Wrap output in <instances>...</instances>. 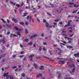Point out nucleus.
<instances>
[{
	"instance_id": "f257e3e1",
	"label": "nucleus",
	"mask_w": 79,
	"mask_h": 79,
	"mask_svg": "<svg viewBox=\"0 0 79 79\" xmlns=\"http://www.w3.org/2000/svg\"><path fill=\"white\" fill-rule=\"evenodd\" d=\"M8 75V73H4V74L2 75V79H3L4 77H5L6 76L7 77L6 79H9L10 78V76Z\"/></svg>"
},
{
	"instance_id": "f03ea898",
	"label": "nucleus",
	"mask_w": 79,
	"mask_h": 79,
	"mask_svg": "<svg viewBox=\"0 0 79 79\" xmlns=\"http://www.w3.org/2000/svg\"><path fill=\"white\" fill-rule=\"evenodd\" d=\"M57 74H59V75H58V77L59 79L63 78V77H61V75L62 74V73L60 72L59 71L57 72Z\"/></svg>"
},
{
	"instance_id": "7ed1b4c3",
	"label": "nucleus",
	"mask_w": 79,
	"mask_h": 79,
	"mask_svg": "<svg viewBox=\"0 0 79 79\" xmlns=\"http://www.w3.org/2000/svg\"><path fill=\"white\" fill-rule=\"evenodd\" d=\"M34 56V55L33 54H31L30 55V56H28V57L29 58H31L30 59L31 61H33V60L32 59L33 58V57Z\"/></svg>"
},
{
	"instance_id": "20e7f679",
	"label": "nucleus",
	"mask_w": 79,
	"mask_h": 79,
	"mask_svg": "<svg viewBox=\"0 0 79 79\" xmlns=\"http://www.w3.org/2000/svg\"><path fill=\"white\" fill-rule=\"evenodd\" d=\"M17 36L16 35L14 34L13 35V34H10V37H11V38L13 37H17Z\"/></svg>"
},
{
	"instance_id": "39448f33",
	"label": "nucleus",
	"mask_w": 79,
	"mask_h": 79,
	"mask_svg": "<svg viewBox=\"0 0 79 79\" xmlns=\"http://www.w3.org/2000/svg\"><path fill=\"white\" fill-rule=\"evenodd\" d=\"M14 29H15V30H16L17 31H21V29H19L16 27H14Z\"/></svg>"
},
{
	"instance_id": "423d86ee",
	"label": "nucleus",
	"mask_w": 79,
	"mask_h": 79,
	"mask_svg": "<svg viewBox=\"0 0 79 79\" xmlns=\"http://www.w3.org/2000/svg\"><path fill=\"white\" fill-rule=\"evenodd\" d=\"M42 73H40L39 74L37 75L36 77L37 78L38 77H42Z\"/></svg>"
},
{
	"instance_id": "0eeeda50",
	"label": "nucleus",
	"mask_w": 79,
	"mask_h": 79,
	"mask_svg": "<svg viewBox=\"0 0 79 79\" xmlns=\"http://www.w3.org/2000/svg\"><path fill=\"white\" fill-rule=\"evenodd\" d=\"M72 22V21L71 20H69L68 23H69V24L67 25V26H72V25H71V23H70V22Z\"/></svg>"
},
{
	"instance_id": "6e6552de",
	"label": "nucleus",
	"mask_w": 79,
	"mask_h": 79,
	"mask_svg": "<svg viewBox=\"0 0 79 79\" xmlns=\"http://www.w3.org/2000/svg\"><path fill=\"white\" fill-rule=\"evenodd\" d=\"M35 37H37V34L31 36V39H32V38Z\"/></svg>"
},
{
	"instance_id": "1a4fd4ad",
	"label": "nucleus",
	"mask_w": 79,
	"mask_h": 79,
	"mask_svg": "<svg viewBox=\"0 0 79 79\" xmlns=\"http://www.w3.org/2000/svg\"><path fill=\"white\" fill-rule=\"evenodd\" d=\"M64 63H65L64 61H61L60 62H59L58 63V64H64Z\"/></svg>"
},
{
	"instance_id": "9d476101",
	"label": "nucleus",
	"mask_w": 79,
	"mask_h": 79,
	"mask_svg": "<svg viewBox=\"0 0 79 79\" xmlns=\"http://www.w3.org/2000/svg\"><path fill=\"white\" fill-rule=\"evenodd\" d=\"M12 21H14L15 23H17V22H18V21H17V20H16V19H12Z\"/></svg>"
},
{
	"instance_id": "9b49d317",
	"label": "nucleus",
	"mask_w": 79,
	"mask_h": 79,
	"mask_svg": "<svg viewBox=\"0 0 79 79\" xmlns=\"http://www.w3.org/2000/svg\"><path fill=\"white\" fill-rule=\"evenodd\" d=\"M69 66H70V67H71V68H72V67H73V68H74L75 67V65L74 64L69 65Z\"/></svg>"
},
{
	"instance_id": "f8f14e48",
	"label": "nucleus",
	"mask_w": 79,
	"mask_h": 79,
	"mask_svg": "<svg viewBox=\"0 0 79 79\" xmlns=\"http://www.w3.org/2000/svg\"><path fill=\"white\" fill-rule=\"evenodd\" d=\"M23 15H22V16L24 17L26 16V15H27V13H23Z\"/></svg>"
},
{
	"instance_id": "ddd939ff",
	"label": "nucleus",
	"mask_w": 79,
	"mask_h": 79,
	"mask_svg": "<svg viewBox=\"0 0 79 79\" xmlns=\"http://www.w3.org/2000/svg\"><path fill=\"white\" fill-rule=\"evenodd\" d=\"M46 26L47 27H49V24H48V23L47 22H46Z\"/></svg>"
},
{
	"instance_id": "4468645a",
	"label": "nucleus",
	"mask_w": 79,
	"mask_h": 79,
	"mask_svg": "<svg viewBox=\"0 0 79 79\" xmlns=\"http://www.w3.org/2000/svg\"><path fill=\"white\" fill-rule=\"evenodd\" d=\"M40 69H41V70H42V69H44V68L43 67V66L41 65L40 66V68H39Z\"/></svg>"
},
{
	"instance_id": "2eb2a0df",
	"label": "nucleus",
	"mask_w": 79,
	"mask_h": 79,
	"mask_svg": "<svg viewBox=\"0 0 79 79\" xmlns=\"http://www.w3.org/2000/svg\"><path fill=\"white\" fill-rule=\"evenodd\" d=\"M67 48H69V49H71V48H73V47L71 46H67Z\"/></svg>"
},
{
	"instance_id": "dca6fc26",
	"label": "nucleus",
	"mask_w": 79,
	"mask_h": 79,
	"mask_svg": "<svg viewBox=\"0 0 79 79\" xmlns=\"http://www.w3.org/2000/svg\"><path fill=\"white\" fill-rule=\"evenodd\" d=\"M29 42V40L28 39H26L24 40V42Z\"/></svg>"
},
{
	"instance_id": "f3484780",
	"label": "nucleus",
	"mask_w": 79,
	"mask_h": 79,
	"mask_svg": "<svg viewBox=\"0 0 79 79\" xmlns=\"http://www.w3.org/2000/svg\"><path fill=\"white\" fill-rule=\"evenodd\" d=\"M6 26L7 27H9V28H10V27H11V25H9L8 24H6Z\"/></svg>"
},
{
	"instance_id": "a211bd4d",
	"label": "nucleus",
	"mask_w": 79,
	"mask_h": 79,
	"mask_svg": "<svg viewBox=\"0 0 79 79\" xmlns=\"http://www.w3.org/2000/svg\"><path fill=\"white\" fill-rule=\"evenodd\" d=\"M16 33L17 34V35H19V36H20V35H21V34L19 33V32L17 31Z\"/></svg>"
},
{
	"instance_id": "6ab92c4d",
	"label": "nucleus",
	"mask_w": 79,
	"mask_h": 79,
	"mask_svg": "<svg viewBox=\"0 0 79 79\" xmlns=\"http://www.w3.org/2000/svg\"><path fill=\"white\" fill-rule=\"evenodd\" d=\"M21 75L23 77H25V74H24V73H23L22 74H21Z\"/></svg>"
},
{
	"instance_id": "aec40b11",
	"label": "nucleus",
	"mask_w": 79,
	"mask_h": 79,
	"mask_svg": "<svg viewBox=\"0 0 79 79\" xmlns=\"http://www.w3.org/2000/svg\"><path fill=\"white\" fill-rule=\"evenodd\" d=\"M79 6V5H76V4H74V7L75 8H76L77 7H78V6Z\"/></svg>"
},
{
	"instance_id": "412c9836",
	"label": "nucleus",
	"mask_w": 79,
	"mask_h": 79,
	"mask_svg": "<svg viewBox=\"0 0 79 79\" xmlns=\"http://www.w3.org/2000/svg\"><path fill=\"white\" fill-rule=\"evenodd\" d=\"M20 24L21 25H24V23L23 22H20Z\"/></svg>"
},
{
	"instance_id": "4be33fe9",
	"label": "nucleus",
	"mask_w": 79,
	"mask_h": 79,
	"mask_svg": "<svg viewBox=\"0 0 79 79\" xmlns=\"http://www.w3.org/2000/svg\"><path fill=\"white\" fill-rule=\"evenodd\" d=\"M33 44H32V43L30 42L28 44V45H32Z\"/></svg>"
},
{
	"instance_id": "5701e85b",
	"label": "nucleus",
	"mask_w": 79,
	"mask_h": 79,
	"mask_svg": "<svg viewBox=\"0 0 79 79\" xmlns=\"http://www.w3.org/2000/svg\"><path fill=\"white\" fill-rule=\"evenodd\" d=\"M34 66L36 68H37V65H36V64L35 63L34 64Z\"/></svg>"
},
{
	"instance_id": "b1692460",
	"label": "nucleus",
	"mask_w": 79,
	"mask_h": 79,
	"mask_svg": "<svg viewBox=\"0 0 79 79\" xmlns=\"http://www.w3.org/2000/svg\"><path fill=\"white\" fill-rule=\"evenodd\" d=\"M39 51H42V48H41V46L39 47Z\"/></svg>"
},
{
	"instance_id": "393cba45",
	"label": "nucleus",
	"mask_w": 79,
	"mask_h": 79,
	"mask_svg": "<svg viewBox=\"0 0 79 79\" xmlns=\"http://www.w3.org/2000/svg\"><path fill=\"white\" fill-rule=\"evenodd\" d=\"M77 11H78V10H74V11H73L72 12V14L75 13L77 12Z\"/></svg>"
},
{
	"instance_id": "a878e982",
	"label": "nucleus",
	"mask_w": 79,
	"mask_h": 79,
	"mask_svg": "<svg viewBox=\"0 0 79 79\" xmlns=\"http://www.w3.org/2000/svg\"><path fill=\"white\" fill-rule=\"evenodd\" d=\"M8 32L6 33V34H5V35H8L9 34H10V32L9 31V30H8Z\"/></svg>"
},
{
	"instance_id": "bb28decb",
	"label": "nucleus",
	"mask_w": 79,
	"mask_h": 79,
	"mask_svg": "<svg viewBox=\"0 0 79 79\" xmlns=\"http://www.w3.org/2000/svg\"><path fill=\"white\" fill-rule=\"evenodd\" d=\"M5 54H4L1 55V57H5Z\"/></svg>"
},
{
	"instance_id": "cd10ccee",
	"label": "nucleus",
	"mask_w": 79,
	"mask_h": 79,
	"mask_svg": "<svg viewBox=\"0 0 79 79\" xmlns=\"http://www.w3.org/2000/svg\"><path fill=\"white\" fill-rule=\"evenodd\" d=\"M60 19H57L56 20H55V21H56V22H59V21H60Z\"/></svg>"
},
{
	"instance_id": "c85d7f7f",
	"label": "nucleus",
	"mask_w": 79,
	"mask_h": 79,
	"mask_svg": "<svg viewBox=\"0 0 79 79\" xmlns=\"http://www.w3.org/2000/svg\"><path fill=\"white\" fill-rule=\"evenodd\" d=\"M25 34H27V33H28V31H27V30L26 29H25Z\"/></svg>"
},
{
	"instance_id": "c756f323",
	"label": "nucleus",
	"mask_w": 79,
	"mask_h": 79,
	"mask_svg": "<svg viewBox=\"0 0 79 79\" xmlns=\"http://www.w3.org/2000/svg\"><path fill=\"white\" fill-rule=\"evenodd\" d=\"M58 51H59V53H61V49L59 48H57Z\"/></svg>"
},
{
	"instance_id": "7c9ffc66",
	"label": "nucleus",
	"mask_w": 79,
	"mask_h": 79,
	"mask_svg": "<svg viewBox=\"0 0 79 79\" xmlns=\"http://www.w3.org/2000/svg\"><path fill=\"white\" fill-rule=\"evenodd\" d=\"M3 44H5V42H6V41L4 40L3 39Z\"/></svg>"
},
{
	"instance_id": "2f4dec72",
	"label": "nucleus",
	"mask_w": 79,
	"mask_h": 79,
	"mask_svg": "<svg viewBox=\"0 0 79 79\" xmlns=\"http://www.w3.org/2000/svg\"><path fill=\"white\" fill-rule=\"evenodd\" d=\"M10 79H13V77L12 76H10Z\"/></svg>"
},
{
	"instance_id": "473e14b6",
	"label": "nucleus",
	"mask_w": 79,
	"mask_h": 79,
	"mask_svg": "<svg viewBox=\"0 0 79 79\" xmlns=\"http://www.w3.org/2000/svg\"><path fill=\"white\" fill-rule=\"evenodd\" d=\"M12 68L13 69H15V68H16L17 67L16 66H14L12 67Z\"/></svg>"
},
{
	"instance_id": "72a5a7b5",
	"label": "nucleus",
	"mask_w": 79,
	"mask_h": 79,
	"mask_svg": "<svg viewBox=\"0 0 79 79\" xmlns=\"http://www.w3.org/2000/svg\"><path fill=\"white\" fill-rule=\"evenodd\" d=\"M75 70V69L73 68V69L72 70V72L73 73L74 71V70Z\"/></svg>"
},
{
	"instance_id": "f704fd0d",
	"label": "nucleus",
	"mask_w": 79,
	"mask_h": 79,
	"mask_svg": "<svg viewBox=\"0 0 79 79\" xmlns=\"http://www.w3.org/2000/svg\"><path fill=\"white\" fill-rule=\"evenodd\" d=\"M43 23H47V20L45 19H44L43 20Z\"/></svg>"
},
{
	"instance_id": "c9c22d12",
	"label": "nucleus",
	"mask_w": 79,
	"mask_h": 79,
	"mask_svg": "<svg viewBox=\"0 0 79 79\" xmlns=\"http://www.w3.org/2000/svg\"><path fill=\"white\" fill-rule=\"evenodd\" d=\"M22 11V10H21V9H20L19 10V12L20 14H21V13Z\"/></svg>"
},
{
	"instance_id": "e433bc0d",
	"label": "nucleus",
	"mask_w": 79,
	"mask_h": 79,
	"mask_svg": "<svg viewBox=\"0 0 79 79\" xmlns=\"http://www.w3.org/2000/svg\"><path fill=\"white\" fill-rule=\"evenodd\" d=\"M30 21H31L32 20V17H31V16H30Z\"/></svg>"
},
{
	"instance_id": "4c0bfd02",
	"label": "nucleus",
	"mask_w": 79,
	"mask_h": 79,
	"mask_svg": "<svg viewBox=\"0 0 79 79\" xmlns=\"http://www.w3.org/2000/svg\"><path fill=\"white\" fill-rule=\"evenodd\" d=\"M16 6H17L18 8L20 6V5H19V4H17L16 5Z\"/></svg>"
},
{
	"instance_id": "58836bf2",
	"label": "nucleus",
	"mask_w": 79,
	"mask_h": 79,
	"mask_svg": "<svg viewBox=\"0 0 79 79\" xmlns=\"http://www.w3.org/2000/svg\"><path fill=\"white\" fill-rule=\"evenodd\" d=\"M59 24H60V25H62V24H63V22H59Z\"/></svg>"
},
{
	"instance_id": "ea45409f",
	"label": "nucleus",
	"mask_w": 79,
	"mask_h": 79,
	"mask_svg": "<svg viewBox=\"0 0 79 79\" xmlns=\"http://www.w3.org/2000/svg\"><path fill=\"white\" fill-rule=\"evenodd\" d=\"M43 50L44 51H45L47 50V49L45 48H43Z\"/></svg>"
},
{
	"instance_id": "a19ab883",
	"label": "nucleus",
	"mask_w": 79,
	"mask_h": 79,
	"mask_svg": "<svg viewBox=\"0 0 79 79\" xmlns=\"http://www.w3.org/2000/svg\"><path fill=\"white\" fill-rule=\"evenodd\" d=\"M69 3L70 5H74V2Z\"/></svg>"
},
{
	"instance_id": "79ce46f5",
	"label": "nucleus",
	"mask_w": 79,
	"mask_h": 79,
	"mask_svg": "<svg viewBox=\"0 0 79 79\" xmlns=\"http://www.w3.org/2000/svg\"><path fill=\"white\" fill-rule=\"evenodd\" d=\"M24 55H22V56H19V57H20V58H22V57H23V56H24Z\"/></svg>"
},
{
	"instance_id": "37998d69",
	"label": "nucleus",
	"mask_w": 79,
	"mask_h": 79,
	"mask_svg": "<svg viewBox=\"0 0 79 79\" xmlns=\"http://www.w3.org/2000/svg\"><path fill=\"white\" fill-rule=\"evenodd\" d=\"M43 44L44 45H47V43L44 42V43H43Z\"/></svg>"
},
{
	"instance_id": "c03bdc74",
	"label": "nucleus",
	"mask_w": 79,
	"mask_h": 79,
	"mask_svg": "<svg viewBox=\"0 0 79 79\" xmlns=\"http://www.w3.org/2000/svg\"><path fill=\"white\" fill-rule=\"evenodd\" d=\"M20 46L21 48H23V46L22 44H20Z\"/></svg>"
},
{
	"instance_id": "a18cd8bd",
	"label": "nucleus",
	"mask_w": 79,
	"mask_h": 79,
	"mask_svg": "<svg viewBox=\"0 0 79 79\" xmlns=\"http://www.w3.org/2000/svg\"><path fill=\"white\" fill-rule=\"evenodd\" d=\"M27 19H29V16H27Z\"/></svg>"
},
{
	"instance_id": "49530a36",
	"label": "nucleus",
	"mask_w": 79,
	"mask_h": 79,
	"mask_svg": "<svg viewBox=\"0 0 79 79\" xmlns=\"http://www.w3.org/2000/svg\"><path fill=\"white\" fill-rule=\"evenodd\" d=\"M10 68V66H8V67H6V68H5V69H8V68Z\"/></svg>"
},
{
	"instance_id": "de8ad7c7",
	"label": "nucleus",
	"mask_w": 79,
	"mask_h": 79,
	"mask_svg": "<svg viewBox=\"0 0 79 79\" xmlns=\"http://www.w3.org/2000/svg\"><path fill=\"white\" fill-rule=\"evenodd\" d=\"M37 20L38 21V22H39V23H40V20L38 19H37Z\"/></svg>"
},
{
	"instance_id": "09e8293b",
	"label": "nucleus",
	"mask_w": 79,
	"mask_h": 79,
	"mask_svg": "<svg viewBox=\"0 0 79 79\" xmlns=\"http://www.w3.org/2000/svg\"><path fill=\"white\" fill-rule=\"evenodd\" d=\"M7 21L8 23H10V20L8 19H7Z\"/></svg>"
},
{
	"instance_id": "8fccbe9b",
	"label": "nucleus",
	"mask_w": 79,
	"mask_h": 79,
	"mask_svg": "<svg viewBox=\"0 0 79 79\" xmlns=\"http://www.w3.org/2000/svg\"><path fill=\"white\" fill-rule=\"evenodd\" d=\"M28 24H29V22H27L26 23V25H28Z\"/></svg>"
},
{
	"instance_id": "3c124183",
	"label": "nucleus",
	"mask_w": 79,
	"mask_h": 79,
	"mask_svg": "<svg viewBox=\"0 0 79 79\" xmlns=\"http://www.w3.org/2000/svg\"><path fill=\"white\" fill-rule=\"evenodd\" d=\"M47 15H49V16H50V15H51L50 14H49V13L48 12H47Z\"/></svg>"
},
{
	"instance_id": "603ef678",
	"label": "nucleus",
	"mask_w": 79,
	"mask_h": 79,
	"mask_svg": "<svg viewBox=\"0 0 79 79\" xmlns=\"http://www.w3.org/2000/svg\"><path fill=\"white\" fill-rule=\"evenodd\" d=\"M23 51H21L20 52V54H21V55H22L23 54Z\"/></svg>"
},
{
	"instance_id": "864d4df0",
	"label": "nucleus",
	"mask_w": 79,
	"mask_h": 79,
	"mask_svg": "<svg viewBox=\"0 0 79 79\" xmlns=\"http://www.w3.org/2000/svg\"><path fill=\"white\" fill-rule=\"evenodd\" d=\"M15 57H16V55H13V58H15Z\"/></svg>"
},
{
	"instance_id": "5fc2aeb1",
	"label": "nucleus",
	"mask_w": 79,
	"mask_h": 79,
	"mask_svg": "<svg viewBox=\"0 0 79 79\" xmlns=\"http://www.w3.org/2000/svg\"><path fill=\"white\" fill-rule=\"evenodd\" d=\"M54 24L55 26H56V25H57V23H54Z\"/></svg>"
},
{
	"instance_id": "6e6d98bb",
	"label": "nucleus",
	"mask_w": 79,
	"mask_h": 79,
	"mask_svg": "<svg viewBox=\"0 0 79 79\" xmlns=\"http://www.w3.org/2000/svg\"><path fill=\"white\" fill-rule=\"evenodd\" d=\"M0 52H1L0 53H2L3 52V51L2 50H1L0 51Z\"/></svg>"
},
{
	"instance_id": "4d7b16f0",
	"label": "nucleus",
	"mask_w": 79,
	"mask_h": 79,
	"mask_svg": "<svg viewBox=\"0 0 79 79\" xmlns=\"http://www.w3.org/2000/svg\"><path fill=\"white\" fill-rule=\"evenodd\" d=\"M4 69H3V67H2V70L3 71H4Z\"/></svg>"
},
{
	"instance_id": "13d9d810",
	"label": "nucleus",
	"mask_w": 79,
	"mask_h": 79,
	"mask_svg": "<svg viewBox=\"0 0 79 79\" xmlns=\"http://www.w3.org/2000/svg\"><path fill=\"white\" fill-rule=\"evenodd\" d=\"M69 17H72V18H73V16H70L69 15V16H68V18H69Z\"/></svg>"
},
{
	"instance_id": "bf43d9fd",
	"label": "nucleus",
	"mask_w": 79,
	"mask_h": 79,
	"mask_svg": "<svg viewBox=\"0 0 79 79\" xmlns=\"http://www.w3.org/2000/svg\"><path fill=\"white\" fill-rule=\"evenodd\" d=\"M41 36H42V37H44V34H43V33H42Z\"/></svg>"
},
{
	"instance_id": "052dcab7",
	"label": "nucleus",
	"mask_w": 79,
	"mask_h": 79,
	"mask_svg": "<svg viewBox=\"0 0 79 79\" xmlns=\"http://www.w3.org/2000/svg\"><path fill=\"white\" fill-rule=\"evenodd\" d=\"M67 26H68V25H65L64 27V28L66 27H67Z\"/></svg>"
},
{
	"instance_id": "680f3d73",
	"label": "nucleus",
	"mask_w": 79,
	"mask_h": 79,
	"mask_svg": "<svg viewBox=\"0 0 79 79\" xmlns=\"http://www.w3.org/2000/svg\"><path fill=\"white\" fill-rule=\"evenodd\" d=\"M69 32H70V33H71L72 32V30H70L69 31Z\"/></svg>"
},
{
	"instance_id": "e2e57ef3",
	"label": "nucleus",
	"mask_w": 79,
	"mask_h": 79,
	"mask_svg": "<svg viewBox=\"0 0 79 79\" xmlns=\"http://www.w3.org/2000/svg\"><path fill=\"white\" fill-rule=\"evenodd\" d=\"M71 42H73V41H69V44H71Z\"/></svg>"
},
{
	"instance_id": "0e129e2a",
	"label": "nucleus",
	"mask_w": 79,
	"mask_h": 79,
	"mask_svg": "<svg viewBox=\"0 0 79 79\" xmlns=\"http://www.w3.org/2000/svg\"><path fill=\"white\" fill-rule=\"evenodd\" d=\"M52 27H53V26L52 25L49 26V27H51L52 28Z\"/></svg>"
},
{
	"instance_id": "69168bd1",
	"label": "nucleus",
	"mask_w": 79,
	"mask_h": 79,
	"mask_svg": "<svg viewBox=\"0 0 79 79\" xmlns=\"http://www.w3.org/2000/svg\"><path fill=\"white\" fill-rule=\"evenodd\" d=\"M64 44H67V43L66 42H64Z\"/></svg>"
},
{
	"instance_id": "338daca9",
	"label": "nucleus",
	"mask_w": 79,
	"mask_h": 79,
	"mask_svg": "<svg viewBox=\"0 0 79 79\" xmlns=\"http://www.w3.org/2000/svg\"><path fill=\"white\" fill-rule=\"evenodd\" d=\"M17 70H18V69H16L15 70V71H17Z\"/></svg>"
},
{
	"instance_id": "774afa93",
	"label": "nucleus",
	"mask_w": 79,
	"mask_h": 79,
	"mask_svg": "<svg viewBox=\"0 0 79 79\" xmlns=\"http://www.w3.org/2000/svg\"><path fill=\"white\" fill-rule=\"evenodd\" d=\"M26 9H29L28 8V6H26Z\"/></svg>"
}]
</instances>
